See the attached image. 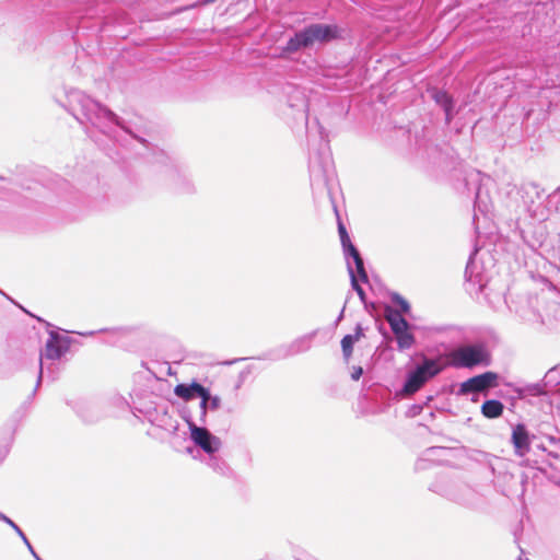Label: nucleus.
Masks as SVG:
<instances>
[{
    "label": "nucleus",
    "instance_id": "37998d69",
    "mask_svg": "<svg viewBox=\"0 0 560 560\" xmlns=\"http://www.w3.org/2000/svg\"><path fill=\"white\" fill-rule=\"evenodd\" d=\"M423 462H424V459H420V462L418 463V467L424 468V466L422 465Z\"/></svg>",
    "mask_w": 560,
    "mask_h": 560
},
{
    "label": "nucleus",
    "instance_id": "c9c22d12",
    "mask_svg": "<svg viewBox=\"0 0 560 560\" xmlns=\"http://www.w3.org/2000/svg\"><path fill=\"white\" fill-rule=\"evenodd\" d=\"M362 374H363V369L361 366H354L352 370V373H351V378L353 381H359L360 377L362 376Z\"/></svg>",
    "mask_w": 560,
    "mask_h": 560
},
{
    "label": "nucleus",
    "instance_id": "4468645a",
    "mask_svg": "<svg viewBox=\"0 0 560 560\" xmlns=\"http://www.w3.org/2000/svg\"><path fill=\"white\" fill-rule=\"evenodd\" d=\"M97 332H104L107 335V339L105 342L109 345H117L119 340L126 336H128L131 332L130 328L127 327H115V328H104L97 330ZM81 336H93L96 334V331H86V332H79Z\"/></svg>",
    "mask_w": 560,
    "mask_h": 560
},
{
    "label": "nucleus",
    "instance_id": "b1692460",
    "mask_svg": "<svg viewBox=\"0 0 560 560\" xmlns=\"http://www.w3.org/2000/svg\"><path fill=\"white\" fill-rule=\"evenodd\" d=\"M197 383L194 381L190 384H177L174 388V394L186 401L191 400L196 397L195 387H197Z\"/></svg>",
    "mask_w": 560,
    "mask_h": 560
},
{
    "label": "nucleus",
    "instance_id": "4be33fe9",
    "mask_svg": "<svg viewBox=\"0 0 560 560\" xmlns=\"http://www.w3.org/2000/svg\"><path fill=\"white\" fill-rule=\"evenodd\" d=\"M396 337L397 348L400 351L410 349L415 342V336L409 331V328H400L397 331H393Z\"/></svg>",
    "mask_w": 560,
    "mask_h": 560
},
{
    "label": "nucleus",
    "instance_id": "4c0bfd02",
    "mask_svg": "<svg viewBox=\"0 0 560 560\" xmlns=\"http://www.w3.org/2000/svg\"><path fill=\"white\" fill-rule=\"evenodd\" d=\"M0 521L8 524L11 528L14 529V526H18L10 517H8L5 514H0Z\"/></svg>",
    "mask_w": 560,
    "mask_h": 560
},
{
    "label": "nucleus",
    "instance_id": "39448f33",
    "mask_svg": "<svg viewBox=\"0 0 560 560\" xmlns=\"http://www.w3.org/2000/svg\"><path fill=\"white\" fill-rule=\"evenodd\" d=\"M71 339L68 336H62L56 331H50L49 337L46 341L45 348L40 353L39 358V372L36 382L35 389L32 395L35 394L37 388L39 387L44 373V361L45 360H60L70 349Z\"/></svg>",
    "mask_w": 560,
    "mask_h": 560
},
{
    "label": "nucleus",
    "instance_id": "423d86ee",
    "mask_svg": "<svg viewBox=\"0 0 560 560\" xmlns=\"http://www.w3.org/2000/svg\"><path fill=\"white\" fill-rule=\"evenodd\" d=\"M191 441L207 454L217 453L221 447V440L213 435L205 425H198L189 416L184 417Z\"/></svg>",
    "mask_w": 560,
    "mask_h": 560
},
{
    "label": "nucleus",
    "instance_id": "49530a36",
    "mask_svg": "<svg viewBox=\"0 0 560 560\" xmlns=\"http://www.w3.org/2000/svg\"><path fill=\"white\" fill-rule=\"evenodd\" d=\"M0 514H3L2 512H0Z\"/></svg>",
    "mask_w": 560,
    "mask_h": 560
},
{
    "label": "nucleus",
    "instance_id": "aec40b11",
    "mask_svg": "<svg viewBox=\"0 0 560 560\" xmlns=\"http://www.w3.org/2000/svg\"><path fill=\"white\" fill-rule=\"evenodd\" d=\"M504 410L503 404L498 399H488L481 405V413L487 419L499 418Z\"/></svg>",
    "mask_w": 560,
    "mask_h": 560
},
{
    "label": "nucleus",
    "instance_id": "c85d7f7f",
    "mask_svg": "<svg viewBox=\"0 0 560 560\" xmlns=\"http://www.w3.org/2000/svg\"><path fill=\"white\" fill-rule=\"evenodd\" d=\"M477 210L479 212H481L482 214H487L489 212L488 206L486 203H483L480 192H477V195H476L475 211H477ZM477 221H478V214H477V212H475L474 223L477 224Z\"/></svg>",
    "mask_w": 560,
    "mask_h": 560
},
{
    "label": "nucleus",
    "instance_id": "bb28decb",
    "mask_svg": "<svg viewBox=\"0 0 560 560\" xmlns=\"http://www.w3.org/2000/svg\"><path fill=\"white\" fill-rule=\"evenodd\" d=\"M338 233L340 236V242L342 245L343 253L355 247L350 240V236L347 232L346 226L343 225V223L340 220H338Z\"/></svg>",
    "mask_w": 560,
    "mask_h": 560
},
{
    "label": "nucleus",
    "instance_id": "f8f14e48",
    "mask_svg": "<svg viewBox=\"0 0 560 560\" xmlns=\"http://www.w3.org/2000/svg\"><path fill=\"white\" fill-rule=\"evenodd\" d=\"M317 330H313L294 339L285 350L284 357L296 355L299 353L306 352L311 349L313 339L316 337Z\"/></svg>",
    "mask_w": 560,
    "mask_h": 560
},
{
    "label": "nucleus",
    "instance_id": "6e6552de",
    "mask_svg": "<svg viewBox=\"0 0 560 560\" xmlns=\"http://www.w3.org/2000/svg\"><path fill=\"white\" fill-rule=\"evenodd\" d=\"M498 374L494 372H485L482 374L472 376L467 381L463 382L458 389V395L479 394L486 393L490 388L497 386Z\"/></svg>",
    "mask_w": 560,
    "mask_h": 560
},
{
    "label": "nucleus",
    "instance_id": "473e14b6",
    "mask_svg": "<svg viewBox=\"0 0 560 560\" xmlns=\"http://www.w3.org/2000/svg\"><path fill=\"white\" fill-rule=\"evenodd\" d=\"M209 409L215 411L221 407V398L218 395H212L208 401Z\"/></svg>",
    "mask_w": 560,
    "mask_h": 560
},
{
    "label": "nucleus",
    "instance_id": "72a5a7b5",
    "mask_svg": "<svg viewBox=\"0 0 560 560\" xmlns=\"http://www.w3.org/2000/svg\"><path fill=\"white\" fill-rule=\"evenodd\" d=\"M443 112L445 114V122H446V125H450L456 114L454 112V107L444 108Z\"/></svg>",
    "mask_w": 560,
    "mask_h": 560
},
{
    "label": "nucleus",
    "instance_id": "9d476101",
    "mask_svg": "<svg viewBox=\"0 0 560 560\" xmlns=\"http://www.w3.org/2000/svg\"><path fill=\"white\" fill-rule=\"evenodd\" d=\"M548 444H539L538 448L546 452L547 460L551 468L559 470L560 469V439L555 436H548Z\"/></svg>",
    "mask_w": 560,
    "mask_h": 560
},
{
    "label": "nucleus",
    "instance_id": "09e8293b",
    "mask_svg": "<svg viewBox=\"0 0 560 560\" xmlns=\"http://www.w3.org/2000/svg\"><path fill=\"white\" fill-rule=\"evenodd\" d=\"M518 560H521V559H518Z\"/></svg>",
    "mask_w": 560,
    "mask_h": 560
},
{
    "label": "nucleus",
    "instance_id": "6ab92c4d",
    "mask_svg": "<svg viewBox=\"0 0 560 560\" xmlns=\"http://www.w3.org/2000/svg\"><path fill=\"white\" fill-rule=\"evenodd\" d=\"M428 93L430 94L431 98L435 102V104L439 105L442 109L455 106L453 96L444 90L431 88L428 90Z\"/></svg>",
    "mask_w": 560,
    "mask_h": 560
},
{
    "label": "nucleus",
    "instance_id": "c756f323",
    "mask_svg": "<svg viewBox=\"0 0 560 560\" xmlns=\"http://www.w3.org/2000/svg\"><path fill=\"white\" fill-rule=\"evenodd\" d=\"M390 300L394 304L399 306L400 311L402 313H408L410 310V305L407 300H405L400 294L398 293H392Z\"/></svg>",
    "mask_w": 560,
    "mask_h": 560
},
{
    "label": "nucleus",
    "instance_id": "f704fd0d",
    "mask_svg": "<svg viewBox=\"0 0 560 560\" xmlns=\"http://www.w3.org/2000/svg\"><path fill=\"white\" fill-rule=\"evenodd\" d=\"M249 373H250V371L248 369H246V370H243L238 374V381H237V384L235 385L236 389H238L242 386V384L244 383V381L246 380V377L248 376Z\"/></svg>",
    "mask_w": 560,
    "mask_h": 560
},
{
    "label": "nucleus",
    "instance_id": "f03ea898",
    "mask_svg": "<svg viewBox=\"0 0 560 560\" xmlns=\"http://www.w3.org/2000/svg\"><path fill=\"white\" fill-rule=\"evenodd\" d=\"M337 36L338 27L336 25L320 23L311 24L296 32L294 36L287 42L285 46L283 47V51L293 54L302 48L310 47L315 42L326 43L337 38Z\"/></svg>",
    "mask_w": 560,
    "mask_h": 560
},
{
    "label": "nucleus",
    "instance_id": "412c9836",
    "mask_svg": "<svg viewBox=\"0 0 560 560\" xmlns=\"http://www.w3.org/2000/svg\"><path fill=\"white\" fill-rule=\"evenodd\" d=\"M206 464L209 468H211L215 474L220 476H229L231 474V468L226 464V462L218 456L215 453L208 454L206 459Z\"/></svg>",
    "mask_w": 560,
    "mask_h": 560
},
{
    "label": "nucleus",
    "instance_id": "7ed1b4c3",
    "mask_svg": "<svg viewBox=\"0 0 560 560\" xmlns=\"http://www.w3.org/2000/svg\"><path fill=\"white\" fill-rule=\"evenodd\" d=\"M442 371L441 364L434 359L424 358L416 365L407 376L402 386V394L412 395L417 393L428 381L436 376Z\"/></svg>",
    "mask_w": 560,
    "mask_h": 560
},
{
    "label": "nucleus",
    "instance_id": "0eeeda50",
    "mask_svg": "<svg viewBox=\"0 0 560 560\" xmlns=\"http://www.w3.org/2000/svg\"><path fill=\"white\" fill-rule=\"evenodd\" d=\"M452 363L455 368L471 369L487 362V352L481 346L469 345L457 348L452 352Z\"/></svg>",
    "mask_w": 560,
    "mask_h": 560
},
{
    "label": "nucleus",
    "instance_id": "dca6fc26",
    "mask_svg": "<svg viewBox=\"0 0 560 560\" xmlns=\"http://www.w3.org/2000/svg\"><path fill=\"white\" fill-rule=\"evenodd\" d=\"M477 253H478V248L475 247L469 256L468 261H467L466 269H465V277H466L467 281L478 284L479 289L481 290L485 285V283H483L485 280H483L482 273L476 270L474 257L477 255Z\"/></svg>",
    "mask_w": 560,
    "mask_h": 560
},
{
    "label": "nucleus",
    "instance_id": "9b49d317",
    "mask_svg": "<svg viewBox=\"0 0 560 560\" xmlns=\"http://www.w3.org/2000/svg\"><path fill=\"white\" fill-rule=\"evenodd\" d=\"M168 178L177 192L188 194L194 191L192 180L186 171L175 168L171 171Z\"/></svg>",
    "mask_w": 560,
    "mask_h": 560
},
{
    "label": "nucleus",
    "instance_id": "2f4dec72",
    "mask_svg": "<svg viewBox=\"0 0 560 560\" xmlns=\"http://www.w3.org/2000/svg\"><path fill=\"white\" fill-rule=\"evenodd\" d=\"M208 410L209 409V404L208 401H206L203 404V401L200 400V404H199V418H198V422L202 425H205L207 423V415H208Z\"/></svg>",
    "mask_w": 560,
    "mask_h": 560
},
{
    "label": "nucleus",
    "instance_id": "58836bf2",
    "mask_svg": "<svg viewBox=\"0 0 560 560\" xmlns=\"http://www.w3.org/2000/svg\"><path fill=\"white\" fill-rule=\"evenodd\" d=\"M56 364L55 363H50L48 366H47V370H48V373H49V376L52 381H55L57 378V374L54 372L52 368H55Z\"/></svg>",
    "mask_w": 560,
    "mask_h": 560
},
{
    "label": "nucleus",
    "instance_id": "1a4fd4ad",
    "mask_svg": "<svg viewBox=\"0 0 560 560\" xmlns=\"http://www.w3.org/2000/svg\"><path fill=\"white\" fill-rule=\"evenodd\" d=\"M511 440L516 455L524 456L529 452L530 440L525 424L518 423L513 428Z\"/></svg>",
    "mask_w": 560,
    "mask_h": 560
},
{
    "label": "nucleus",
    "instance_id": "cd10ccee",
    "mask_svg": "<svg viewBox=\"0 0 560 560\" xmlns=\"http://www.w3.org/2000/svg\"><path fill=\"white\" fill-rule=\"evenodd\" d=\"M348 272H349V276H350L352 289L357 292V294L359 295L360 300L362 302H364L365 301V292L362 289V287L359 284L358 278H357V276L354 273V268L352 267L351 262H348Z\"/></svg>",
    "mask_w": 560,
    "mask_h": 560
},
{
    "label": "nucleus",
    "instance_id": "f3484780",
    "mask_svg": "<svg viewBox=\"0 0 560 560\" xmlns=\"http://www.w3.org/2000/svg\"><path fill=\"white\" fill-rule=\"evenodd\" d=\"M346 258H347V264L350 262L349 261V258H352L353 262H354V266H355V269H354V273L355 276L358 275V278L366 283L369 281V278H368V273L365 271V268H364V261H363V258L361 257L359 250L357 247L343 253Z\"/></svg>",
    "mask_w": 560,
    "mask_h": 560
},
{
    "label": "nucleus",
    "instance_id": "20e7f679",
    "mask_svg": "<svg viewBox=\"0 0 560 560\" xmlns=\"http://www.w3.org/2000/svg\"><path fill=\"white\" fill-rule=\"evenodd\" d=\"M430 489L433 492L463 505L471 504L476 497V492L468 485L446 478L438 479L431 485Z\"/></svg>",
    "mask_w": 560,
    "mask_h": 560
},
{
    "label": "nucleus",
    "instance_id": "a19ab883",
    "mask_svg": "<svg viewBox=\"0 0 560 560\" xmlns=\"http://www.w3.org/2000/svg\"><path fill=\"white\" fill-rule=\"evenodd\" d=\"M442 450L441 447H431V448H428L425 454L427 455H430L431 453H435L438 451Z\"/></svg>",
    "mask_w": 560,
    "mask_h": 560
},
{
    "label": "nucleus",
    "instance_id": "a211bd4d",
    "mask_svg": "<svg viewBox=\"0 0 560 560\" xmlns=\"http://www.w3.org/2000/svg\"><path fill=\"white\" fill-rule=\"evenodd\" d=\"M516 393L518 398L523 399L527 396H546L549 394V389L545 385L544 381H541V383L527 384L523 387L516 388Z\"/></svg>",
    "mask_w": 560,
    "mask_h": 560
},
{
    "label": "nucleus",
    "instance_id": "a878e982",
    "mask_svg": "<svg viewBox=\"0 0 560 560\" xmlns=\"http://www.w3.org/2000/svg\"><path fill=\"white\" fill-rule=\"evenodd\" d=\"M522 191L524 192L523 198H525V196L530 197V202H534V198L541 199L545 192L536 183H527L523 185Z\"/></svg>",
    "mask_w": 560,
    "mask_h": 560
},
{
    "label": "nucleus",
    "instance_id": "f257e3e1",
    "mask_svg": "<svg viewBox=\"0 0 560 560\" xmlns=\"http://www.w3.org/2000/svg\"><path fill=\"white\" fill-rule=\"evenodd\" d=\"M67 102L69 112L81 124L91 125L101 133L114 141L120 142L119 135H128L133 139L144 143L145 140L133 135L124 124V121L108 107L93 100L80 90L67 92Z\"/></svg>",
    "mask_w": 560,
    "mask_h": 560
},
{
    "label": "nucleus",
    "instance_id": "2eb2a0df",
    "mask_svg": "<svg viewBox=\"0 0 560 560\" xmlns=\"http://www.w3.org/2000/svg\"><path fill=\"white\" fill-rule=\"evenodd\" d=\"M363 336L364 334L362 326L360 324H357L354 334L346 335L341 339V350L346 361H348L352 355L354 342L358 341Z\"/></svg>",
    "mask_w": 560,
    "mask_h": 560
},
{
    "label": "nucleus",
    "instance_id": "5701e85b",
    "mask_svg": "<svg viewBox=\"0 0 560 560\" xmlns=\"http://www.w3.org/2000/svg\"><path fill=\"white\" fill-rule=\"evenodd\" d=\"M385 318L390 326L392 331L400 328H409V323L402 317L401 313L392 308L386 310Z\"/></svg>",
    "mask_w": 560,
    "mask_h": 560
},
{
    "label": "nucleus",
    "instance_id": "7c9ffc66",
    "mask_svg": "<svg viewBox=\"0 0 560 560\" xmlns=\"http://www.w3.org/2000/svg\"><path fill=\"white\" fill-rule=\"evenodd\" d=\"M195 394L196 397H199L203 404L206 401H209L210 397L212 396L209 388L205 387L203 385L197 383V387H195Z\"/></svg>",
    "mask_w": 560,
    "mask_h": 560
},
{
    "label": "nucleus",
    "instance_id": "393cba45",
    "mask_svg": "<svg viewBox=\"0 0 560 560\" xmlns=\"http://www.w3.org/2000/svg\"><path fill=\"white\" fill-rule=\"evenodd\" d=\"M289 96V105L291 107H296L300 110L305 112L306 109V100L302 91H288Z\"/></svg>",
    "mask_w": 560,
    "mask_h": 560
},
{
    "label": "nucleus",
    "instance_id": "de8ad7c7",
    "mask_svg": "<svg viewBox=\"0 0 560 560\" xmlns=\"http://www.w3.org/2000/svg\"><path fill=\"white\" fill-rule=\"evenodd\" d=\"M40 560H43V559L40 558Z\"/></svg>",
    "mask_w": 560,
    "mask_h": 560
},
{
    "label": "nucleus",
    "instance_id": "c03bdc74",
    "mask_svg": "<svg viewBox=\"0 0 560 560\" xmlns=\"http://www.w3.org/2000/svg\"><path fill=\"white\" fill-rule=\"evenodd\" d=\"M238 360H240V359H236V361H238ZM234 362H235V360H234ZM229 364H233V361H230V362H229Z\"/></svg>",
    "mask_w": 560,
    "mask_h": 560
},
{
    "label": "nucleus",
    "instance_id": "ddd939ff",
    "mask_svg": "<svg viewBox=\"0 0 560 560\" xmlns=\"http://www.w3.org/2000/svg\"><path fill=\"white\" fill-rule=\"evenodd\" d=\"M315 156H324L323 160L317 158L310 159V173L312 178L326 179L327 166L329 163V154H316Z\"/></svg>",
    "mask_w": 560,
    "mask_h": 560
},
{
    "label": "nucleus",
    "instance_id": "a18cd8bd",
    "mask_svg": "<svg viewBox=\"0 0 560 560\" xmlns=\"http://www.w3.org/2000/svg\"><path fill=\"white\" fill-rule=\"evenodd\" d=\"M557 191L560 192V186L558 187Z\"/></svg>",
    "mask_w": 560,
    "mask_h": 560
},
{
    "label": "nucleus",
    "instance_id": "e433bc0d",
    "mask_svg": "<svg viewBox=\"0 0 560 560\" xmlns=\"http://www.w3.org/2000/svg\"><path fill=\"white\" fill-rule=\"evenodd\" d=\"M13 530L19 535V537L22 539L24 545H28V538L25 536V534L19 526H14Z\"/></svg>",
    "mask_w": 560,
    "mask_h": 560
},
{
    "label": "nucleus",
    "instance_id": "79ce46f5",
    "mask_svg": "<svg viewBox=\"0 0 560 560\" xmlns=\"http://www.w3.org/2000/svg\"><path fill=\"white\" fill-rule=\"evenodd\" d=\"M343 312H345V307L341 310L340 314L338 315L337 319H336V325L339 324V322L343 318Z\"/></svg>",
    "mask_w": 560,
    "mask_h": 560
},
{
    "label": "nucleus",
    "instance_id": "ea45409f",
    "mask_svg": "<svg viewBox=\"0 0 560 560\" xmlns=\"http://www.w3.org/2000/svg\"><path fill=\"white\" fill-rule=\"evenodd\" d=\"M31 552V555L35 558V560H40V557L37 555V552L34 550L33 546L28 541V545H25Z\"/></svg>",
    "mask_w": 560,
    "mask_h": 560
}]
</instances>
